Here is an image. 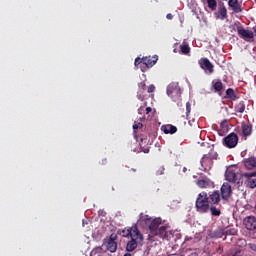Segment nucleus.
Segmentation results:
<instances>
[{
  "label": "nucleus",
  "mask_w": 256,
  "mask_h": 256,
  "mask_svg": "<svg viewBox=\"0 0 256 256\" xmlns=\"http://www.w3.org/2000/svg\"><path fill=\"white\" fill-rule=\"evenodd\" d=\"M141 127H143V124L140 123V122H138V123H136V124L133 125L134 131H135L136 129H141Z\"/></svg>",
  "instance_id": "obj_32"
},
{
  "label": "nucleus",
  "mask_w": 256,
  "mask_h": 256,
  "mask_svg": "<svg viewBox=\"0 0 256 256\" xmlns=\"http://www.w3.org/2000/svg\"><path fill=\"white\" fill-rule=\"evenodd\" d=\"M212 83L215 91H222L223 83L221 81L217 80V81H213Z\"/></svg>",
  "instance_id": "obj_24"
},
{
  "label": "nucleus",
  "mask_w": 256,
  "mask_h": 256,
  "mask_svg": "<svg viewBox=\"0 0 256 256\" xmlns=\"http://www.w3.org/2000/svg\"><path fill=\"white\" fill-rule=\"evenodd\" d=\"M106 248L110 253H115L117 251V242H115V236L111 235L108 241L106 242Z\"/></svg>",
  "instance_id": "obj_12"
},
{
  "label": "nucleus",
  "mask_w": 256,
  "mask_h": 256,
  "mask_svg": "<svg viewBox=\"0 0 256 256\" xmlns=\"http://www.w3.org/2000/svg\"><path fill=\"white\" fill-rule=\"evenodd\" d=\"M222 199H229L231 197L232 189L229 183H224L221 187Z\"/></svg>",
  "instance_id": "obj_13"
},
{
  "label": "nucleus",
  "mask_w": 256,
  "mask_h": 256,
  "mask_svg": "<svg viewBox=\"0 0 256 256\" xmlns=\"http://www.w3.org/2000/svg\"><path fill=\"white\" fill-rule=\"evenodd\" d=\"M138 87H139V90H138L139 93H145V87H146L145 82L139 83Z\"/></svg>",
  "instance_id": "obj_28"
},
{
  "label": "nucleus",
  "mask_w": 256,
  "mask_h": 256,
  "mask_svg": "<svg viewBox=\"0 0 256 256\" xmlns=\"http://www.w3.org/2000/svg\"><path fill=\"white\" fill-rule=\"evenodd\" d=\"M122 237H130V240L126 244V251L129 253L135 251L139 243L143 242V234H141L137 226L122 230Z\"/></svg>",
  "instance_id": "obj_1"
},
{
  "label": "nucleus",
  "mask_w": 256,
  "mask_h": 256,
  "mask_svg": "<svg viewBox=\"0 0 256 256\" xmlns=\"http://www.w3.org/2000/svg\"><path fill=\"white\" fill-rule=\"evenodd\" d=\"M137 99H139L140 101H143L144 97H143V92H139L137 94Z\"/></svg>",
  "instance_id": "obj_35"
},
{
  "label": "nucleus",
  "mask_w": 256,
  "mask_h": 256,
  "mask_svg": "<svg viewBox=\"0 0 256 256\" xmlns=\"http://www.w3.org/2000/svg\"><path fill=\"white\" fill-rule=\"evenodd\" d=\"M199 65H200L201 69H203V71H205V73H207L208 75H211L214 71L213 64L207 58L200 59Z\"/></svg>",
  "instance_id": "obj_8"
},
{
  "label": "nucleus",
  "mask_w": 256,
  "mask_h": 256,
  "mask_svg": "<svg viewBox=\"0 0 256 256\" xmlns=\"http://www.w3.org/2000/svg\"><path fill=\"white\" fill-rule=\"evenodd\" d=\"M226 95H228V97H233V95H235V92L233 91V89L229 88L226 90Z\"/></svg>",
  "instance_id": "obj_31"
},
{
  "label": "nucleus",
  "mask_w": 256,
  "mask_h": 256,
  "mask_svg": "<svg viewBox=\"0 0 256 256\" xmlns=\"http://www.w3.org/2000/svg\"><path fill=\"white\" fill-rule=\"evenodd\" d=\"M215 15H216V19H221V21H223L224 19L227 18V8L226 7L219 8L218 12H216Z\"/></svg>",
  "instance_id": "obj_18"
},
{
  "label": "nucleus",
  "mask_w": 256,
  "mask_h": 256,
  "mask_svg": "<svg viewBox=\"0 0 256 256\" xmlns=\"http://www.w3.org/2000/svg\"><path fill=\"white\" fill-rule=\"evenodd\" d=\"M210 212H211V215H213L214 217H219V215H221V210H219V208L215 206L210 207Z\"/></svg>",
  "instance_id": "obj_25"
},
{
  "label": "nucleus",
  "mask_w": 256,
  "mask_h": 256,
  "mask_svg": "<svg viewBox=\"0 0 256 256\" xmlns=\"http://www.w3.org/2000/svg\"><path fill=\"white\" fill-rule=\"evenodd\" d=\"M253 132V126L249 123H242V133L246 137H249L251 133Z\"/></svg>",
  "instance_id": "obj_16"
},
{
  "label": "nucleus",
  "mask_w": 256,
  "mask_h": 256,
  "mask_svg": "<svg viewBox=\"0 0 256 256\" xmlns=\"http://www.w3.org/2000/svg\"><path fill=\"white\" fill-rule=\"evenodd\" d=\"M206 1L211 11H215L217 9V0H206Z\"/></svg>",
  "instance_id": "obj_23"
},
{
  "label": "nucleus",
  "mask_w": 256,
  "mask_h": 256,
  "mask_svg": "<svg viewBox=\"0 0 256 256\" xmlns=\"http://www.w3.org/2000/svg\"><path fill=\"white\" fill-rule=\"evenodd\" d=\"M166 19H169V20L173 19V14H167Z\"/></svg>",
  "instance_id": "obj_40"
},
{
  "label": "nucleus",
  "mask_w": 256,
  "mask_h": 256,
  "mask_svg": "<svg viewBox=\"0 0 256 256\" xmlns=\"http://www.w3.org/2000/svg\"><path fill=\"white\" fill-rule=\"evenodd\" d=\"M233 256H243V252L237 251V252H235V254Z\"/></svg>",
  "instance_id": "obj_39"
},
{
  "label": "nucleus",
  "mask_w": 256,
  "mask_h": 256,
  "mask_svg": "<svg viewBox=\"0 0 256 256\" xmlns=\"http://www.w3.org/2000/svg\"><path fill=\"white\" fill-rule=\"evenodd\" d=\"M161 131H163V133H165L166 135H169V133L170 135H173L174 133H177V127L171 124L163 125L161 127Z\"/></svg>",
  "instance_id": "obj_15"
},
{
  "label": "nucleus",
  "mask_w": 256,
  "mask_h": 256,
  "mask_svg": "<svg viewBox=\"0 0 256 256\" xmlns=\"http://www.w3.org/2000/svg\"><path fill=\"white\" fill-rule=\"evenodd\" d=\"M151 111H153V109L151 107H147L146 108V115H149V113H151Z\"/></svg>",
  "instance_id": "obj_38"
},
{
  "label": "nucleus",
  "mask_w": 256,
  "mask_h": 256,
  "mask_svg": "<svg viewBox=\"0 0 256 256\" xmlns=\"http://www.w3.org/2000/svg\"><path fill=\"white\" fill-rule=\"evenodd\" d=\"M180 50L183 53V55H188V53L191 52V48L187 44L181 45Z\"/></svg>",
  "instance_id": "obj_26"
},
{
  "label": "nucleus",
  "mask_w": 256,
  "mask_h": 256,
  "mask_svg": "<svg viewBox=\"0 0 256 256\" xmlns=\"http://www.w3.org/2000/svg\"><path fill=\"white\" fill-rule=\"evenodd\" d=\"M189 113H191V103H186V115L189 117Z\"/></svg>",
  "instance_id": "obj_30"
},
{
  "label": "nucleus",
  "mask_w": 256,
  "mask_h": 256,
  "mask_svg": "<svg viewBox=\"0 0 256 256\" xmlns=\"http://www.w3.org/2000/svg\"><path fill=\"white\" fill-rule=\"evenodd\" d=\"M195 207L198 213H207L209 211V197L207 196V192L198 194Z\"/></svg>",
  "instance_id": "obj_3"
},
{
  "label": "nucleus",
  "mask_w": 256,
  "mask_h": 256,
  "mask_svg": "<svg viewBox=\"0 0 256 256\" xmlns=\"http://www.w3.org/2000/svg\"><path fill=\"white\" fill-rule=\"evenodd\" d=\"M181 87H179V83L172 82L167 87V95L171 97L174 101H179L181 99Z\"/></svg>",
  "instance_id": "obj_4"
},
{
  "label": "nucleus",
  "mask_w": 256,
  "mask_h": 256,
  "mask_svg": "<svg viewBox=\"0 0 256 256\" xmlns=\"http://www.w3.org/2000/svg\"><path fill=\"white\" fill-rule=\"evenodd\" d=\"M243 225L248 231H256V217L247 216L243 219Z\"/></svg>",
  "instance_id": "obj_9"
},
{
  "label": "nucleus",
  "mask_w": 256,
  "mask_h": 256,
  "mask_svg": "<svg viewBox=\"0 0 256 256\" xmlns=\"http://www.w3.org/2000/svg\"><path fill=\"white\" fill-rule=\"evenodd\" d=\"M210 201L211 203H213L214 205L219 203V201H221V196L219 195L218 191H214L211 195H210Z\"/></svg>",
  "instance_id": "obj_22"
},
{
  "label": "nucleus",
  "mask_w": 256,
  "mask_h": 256,
  "mask_svg": "<svg viewBox=\"0 0 256 256\" xmlns=\"http://www.w3.org/2000/svg\"><path fill=\"white\" fill-rule=\"evenodd\" d=\"M139 225L144 227V229H149L150 234L149 237H155L159 231V226L163 221L161 218H151L149 215H145L143 213L140 214V218L138 220Z\"/></svg>",
  "instance_id": "obj_2"
},
{
  "label": "nucleus",
  "mask_w": 256,
  "mask_h": 256,
  "mask_svg": "<svg viewBox=\"0 0 256 256\" xmlns=\"http://www.w3.org/2000/svg\"><path fill=\"white\" fill-rule=\"evenodd\" d=\"M223 141L225 147H228V149H233V147H237V143H239V137L235 133H230L224 138Z\"/></svg>",
  "instance_id": "obj_5"
},
{
  "label": "nucleus",
  "mask_w": 256,
  "mask_h": 256,
  "mask_svg": "<svg viewBox=\"0 0 256 256\" xmlns=\"http://www.w3.org/2000/svg\"><path fill=\"white\" fill-rule=\"evenodd\" d=\"M244 111H245V104L240 103V104L237 106V112H238V113H243Z\"/></svg>",
  "instance_id": "obj_29"
},
{
  "label": "nucleus",
  "mask_w": 256,
  "mask_h": 256,
  "mask_svg": "<svg viewBox=\"0 0 256 256\" xmlns=\"http://www.w3.org/2000/svg\"><path fill=\"white\" fill-rule=\"evenodd\" d=\"M228 5L229 7H232L233 11H235L236 13H239V11H241L238 0H229Z\"/></svg>",
  "instance_id": "obj_20"
},
{
  "label": "nucleus",
  "mask_w": 256,
  "mask_h": 256,
  "mask_svg": "<svg viewBox=\"0 0 256 256\" xmlns=\"http://www.w3.org/2000/svg\"><path fill=\"white\" fill-rule=\"evenodd\" d=\"M144 112H145V108H144V107H140V108L138 109L139 115H143Z\"/></svg>",
  "instance_id": "obj_37"
},
{
  "label": "nucleus",
  "mask_w": 256,
  "mask_h": 256,
  "mask_svg": "<svg viewBox=\"0 0 256 256\" xmlns=\"http://www.w3.org/2000/svg\"><path fill=\"white\" fill-rule=\"evenodd\" d=\"M141 63H143V60H141V58H136L134 65L137 67V65H141Z\"/></svg>",
  "instance_id": "obj_33"
},
{
  "label": "nucleus",
  "mask_w": 256,
  "mask_h": 256,
  "mask_svg": "<svg viewBox=\"0 0 256 256\" xmlns=\"http://www.w3.org/2000/svg\"><path fill=\"white\" fill-rule=\"evenodd\" d=\"M201 166L204 169H207V167H209V165H211V157H209V155H204L200 161Z\"/></svg>",
  "instance_id": "obj_21"
},
{
  "label": "nucleus",
  "mask_w": 256,
  "mask_h": 256,
  "mask_svg": "<svg viewBox=\"0 0 256 256\" xmlns=\"http://www.w3.org/2000/svg\"><path fill=\"white\" fill-rule=\"evenodd\" d=\"M153 91H155V85H150V86L148 87V92H149V93H153Z\"/></svg>",
  "instance_id": "obj_36"
},
{
  "label": "nucleus",
  "mask_w": 256,
  "mask_h": 256,
  "mask_svg": "<svg viewBox=\"0 0 256 256\" xmlns=\"http://www.w3.org/2000/svg\"><path fill=\"white\" fill-rule=\"evenodd\" d=\"M238 35H240V37L242 39H244L245 41H249V39H253V37H254V34L252 31L245 30L243 28L238 29Z\"/></svg>",
  "instance_id": "obj_14"
},
{
  "label": "nucleus",
  "mask_w": 256,
  "mask_h": 256,
  "mask_svg": "<svg viewBox=\"0 0 256 256\" xmlns=\"http://www.w3.org/2000/svg\"><path fill=\"white\" fill-rule=\"evenodd\" d=\"M222 235H237V230L232 228V229H226L222 230Z\"/></svg>",
  "instance_id": "obj_27"
},
{
  "label": "nucleus",
  "mask_w": 256,
  "mask_h": 256,
  "mask_svg": "<svg viewBox=\"0 0 256 256\" xmlns=\"http://www.w3.org/2000/svg\"><path fill=\"white\" fill-rule=\"evenodd\" d=\"M184 171H187V168H184Z\"/></svg>",
  "instance_id": "obj_44"
},
{
  "label": "nucleus",
  "mask_w": 256,
  "mask_h": 256,
  "mask_svg": "<svg viewBox=\"0 0 256 256\" xmlns=\"http://www.w3.org/2000/svg\"><path fill=\"white\" fill-rule=\"evenodd\" d=\"M142 63L143 65H145V67L149 68V67H153V65H155V63H157V57L154 56L153 60H151V58H143L142 59Z\"/></svg>",
  "instance_id": "obj_19"
},
{
  "label": "nucleus",
  "mask_w": 256,
  "mask_h": 256,
  "mask_svg": "<svg viewBox=\"0 0 256 256\" xmlns=\"http://www.w3.org/2000/svg\"><path fill=\"white\" fill-rule=\"evenodd\" d=\"M189 239H191V238H189V237H186V238H185V241H189Z\"/></svg>",
  "instance_id": "obj_41"
},
{
  "label": "nucleus",
  "mask_w": 256,
  "mask_h": 256,
  "mask_svg": "<svg viewBox=\"0 0 256 256\" xmlns=\"http://www.w3.org/2000/svg\"><path fill=\"white\" fill-rule=\"evenodd\" d=\"M157 235L154 237H160V239H171L173 237V232L169 230V226H160L157 230Z\"/></svg>",
  "instance_id": "obj_7"
},
{
  "label": "nucleus",
  "mask_w": 256,
  "mask_h": 256,
  "mask_svg": "<svg viewBox=\"0 0 256 256\" xmlns=\"http://www.w3.org/2000/svg\"><path fill=\"white\" fill-rule=\"evenodd\" d=\"M196 185L200 187V189H207L208 187L213 186V182L209 178L204 177L197 180Z\"/></svg>",
  "instance_id": "obj_11"
},
{
  "label": "nucleus",
  "mask_w": 256,
  "mask_h": 256,
  "mask_svg": "<svg viewBox=\"0 0 256 256\" xmlns=\"http://www.w3.org/2000/svg\"><path fill=\"white\" fill-rule=\"evenodd\" d=\"M144 153H149V150H145Z\"/></svg>",
  "instance_id": "obj_42"
},
{
  "label": "nucleus",
  "mask_w": 256,
  "mask_h": 256,
  "mask_svg": "<svg viewBox=\"0 0 256 256\" xmlns=\"http://www.w3.org/2000/svg\"><path fill=\"white\" fill-rule=\"evenodd\" d=\"M246 169H255L256 168V157H250L244 161Z\"/></svg>",
  "instance_id": "obj_17"
},
{
  "label": "nucleus",
  "mask_w": 256,
  "mask_h": 256,
  "mask_svg": "<svg viewBox=\"0 0 256 256\" xmlns=\"http://www.w3.org/2000/svg\"><path fill=\"white\" fill-rule=\"evenodd\" d=\"M225 179L229 181V183H236L237 182V172L233 168H227L225 172Z\"/></svg>",
  "instance_id": "obj_10"
},
{
  "label": "nucleus",
  "mask_w": 256,
  "mask_h": 256,
  "mask_svg": "<svg viewBox=\"0 0 256 256\" xmlns=\"http://www.w3.org/2000/svg\"><path fill=\"white\" fill-rule=\"evenodd\" d=\"M248 249H251L252 251H256V244L249 243L248 244Z\"/></svg>",
  "instance_id": "obj_34"
},
{
  "label": "nucleus",
  "mask_w": 256,
  "mask_h": 256,
  "mask_svg": "<svg viewBox=\"0 0 256 256\" xmlns=\"http://www.w3.org/2000/svg\"><path fill=\"white\" fill-rule=\"evenodd\" d=\"M243 177L245 180L246 187H249V189H255L256 187V172H246L243 174Z\"/></svg>",
  "instance_id": "obj_6"
},
{
  "label": "nucleus",
  "mask_w": 256,
  "mask_h": 256,
  "mask_svg": "<svg viewBox=\"0 0 256 256\" xmlns=\"http://www.w3.org/2000/svg\"><path fill=\"white\" fill-rule=\"evenodd\" d=\"M160 175H163V171L160 172Z\"/></svg>",
  "instance_id": "obj_43"
}]
</instances>
